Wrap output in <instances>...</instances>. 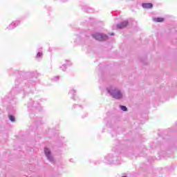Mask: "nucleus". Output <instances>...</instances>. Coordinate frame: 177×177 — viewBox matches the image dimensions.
I'll list each match as a JSON object with an SVG mask.
<instances>
[{
  "mask_svg": "<svg viewBox=\"0 0 177 177\" xmlns=\"http://www.w3.org/2000/svg\"><path fill=\"white\" fill-rule=\"evenodd\" d=\"M93 38L97 41H106L107 40V35H93Z\"/></svg>",
  "mask_w": 177,
  "mask_h": 177,
  "instance_id": "obj_2",
  "label": "nucleus"
},
{
  "mask_svg": "<svg viewBox=\"0 0 177 177\" xmlns=\"http://www.w3.org/2000/svg\"><path fill=\"white\" fill-rule=\"evenodd\" d=\"M109 93L114 97L115 99H121L122 97V94H121V92L118 91V89H111L109 90Z\"/></svg>",
  "mask_w": 177,
  "mask_h": 177,
  "instance_id": "obj_1",
  "label": "nucleus"
},
{
  "mask_svg": "<svg viewBox=\"0 0 177 177\" xmlns=\"http://www.w3.org/2000/svg\"><path fill=\"white\" fill-rule=\"evenodd\" d=\"M44 152H45L46 157H48V160H50L52 158V156L50 155V151H49V149H48V148H45Z\"/></svg>",
  "mask_w": 177,
  "mask_h": 177,
  "instance_id": "obj_5",
  "label": "nucleus"
},
{
  "mask_svg": "<svg viewBox=\"0 0 177 177\" xmlns=\"http://www.w3.org/2000/svg\"><path fill=\"white\" fill-rule=\"evenodd\" d=\"M122 177H127V176H122Z\"/></svg>",
  "mask_w": 177,
  "mask_h": 177,
  "instance_id": "obj_10",
  "label": "nucleus"
},
{
  "mask_svg": "<svg viewBox=\"0 0 177 177\" xmlns=\"http://www.w3.org/2000/svg\"><path fill=\"white\" fill-rule=\"evenodd\" d=\"M41 56H42V53H38L37 54V57H41Z\"/></svg>",
  "mask_w": 177,
  "mask_h": 177,
  "instance_id": "obj_9",
  "label": "nucleus"
},
{
  "mask_svg": "<svg viewBox=\"0 0 177 177\" xmlns=\"http://www.w3.org/2000/svg\"><path fill=\"white\" fill-rule=\"evenodd\" d=\"M142 6L145 9H151V8H153V3H142Z\"/></svg>",
  "mask_w": 177,
  "mask_h": 177,
  "instance_id": "obj_4",
  "label": "nucleus"
},
{
  "mask_svg": "<svg viewBox=\"0 0 177 177\" xmlns=\"http://www.w3.org/2000/svg\"><path fill=\"white\" fill-rule=\"evenodd\" d=\"M128 26V21H124L117 25V28H125Z\"/></svg>",
  "mask_w": 177,
  "mask_h": 177,
  "instance_id": "obj_3",
  "label": "nucleus"
},
{
  "mask_svg": "<svg viewBox=\"0 0 177 177\" xmlns=\"http://www.w3.org/2000/svg\"><path fill=\"white\" fill-rule=\"evenodd\" d=\"M120 109L121 110H122V111H127L128 110V109L127 108V106H120Z\"/></svg>",
  "mask_w": 177,
  "mask_h": 177,
  "instance_id": "obj_7",
  "label": "nucleus"
},
{
  "mask_svg": "<svg viewBox=\"0 0 177 177\" xmlns=\"http://www.w3.org/2000/svg\"><path fill=\"white\" fill-rule=\"evenodd\" d=\"M153 21H155V23H162V21H164V18L162 17L154 18Z\"/></svg>",
  "mask_w": 177,
  "mask_h": 177,
  "instance_id": "obj_6",
  "label": "nucleus"
},
{
  "mask_svg": "<svg viewBox=\"0 0 177 177\" xmlns=\"http://www.w3.org/2000/svg\"><path fill=\"white\" fill-rule=\"evenodd\" d=\"M9 120H10L12 122H15V117L13 115H9Z\"/></svg>",
  "mask_w": 177,
  "mask_h": 177,
  "instance_id": "obj_8",
  "label": "nucleus"
}]
</instances>
